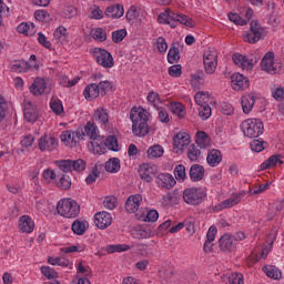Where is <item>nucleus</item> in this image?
<instances>
[{"instance_id": "obj_4", "label": "nucleus", "mask_w": 284, "mask_h": 284, "mask_svg": "<svg viewBox=\"0 0 284 284\" xmlns=\"http://www.w3.org/2000/svg\"><path fill=\"white\" fill-rule=\"evenodd\" d=\"M205 196H207V193L203 189L191 187L183 191V201L187 205H201L205 201Z\"/></svg>"}, {"instance_id": "obj_12", "label": "nucleus", "mask_w": 284, "mask_h": 284, "mask_svg": "<svg viewBox=\"0 0 284 284\" xmlns=\"http://www.w3.org/2000/svg\"><path fill=\"white\" fill-rule=\"evenodd\" d=\"M190 143V134L185 132H179L173 136V150H176V153L183 152V149L187 148Z\"/></svg>"}, {"instance_id": "obj_29", "label": "nucleus", "mask_w": 284, "mask_h": 284, "mask_svg": "<svg viewBox=\"0 0 284 284\" xmlns=\"http://www.w3.org/2000/svg\"><path fill=\"white\" fill-rule=\"evenodd\" d=\"M187 159L192 162H196L201 159V146L199 144L193 143L189 146Z\"/></svg>"}, {"instance_id": "obj_32", "label": "nucleus", "mask_w": 284, "mask_h": 284, "mask_svg": "<svg viewBox=\"0 0 284 284\" xmlns=\"http://www.w3.org/2000/svg\"><path fill=\"white\" fill-rule=\"evenodd\" d=\"M262 270L264 273H266L268 278H274V281H280V278L283 276L281 270H278L276 266H263Z\"/></svg>"}, {"instance_id": "obj_55", "label": "nucleus", "mask_w": 284, "mask_h": 284, "mask_svg": "<svg viewBox=\"0 0 284 284\" xmlns=\"http://www.w3.org/2000/svg\"><path fill=\"white\" fill-rule=\"evenodd\" d=\"M204 79H205V72H203V70H197L192 75L191 85H193V88H197V85H200V81H203Z\"/></svg>"}, {"instance_id": "obj_45", "label": "nucleus", "mask_w": 284, "mask_h": 284, "mask_svg": "<svg viewBox=\"0 0 284 284\" xmlns=\"http://www.w3.org/2000/svg\"><path fill=\"white\" fill-rule=\"evenodd\" d=\"M55 165L61 172H72V160H59L55 162Z\"/></svg>"}, {"instance_id": "obj_57", "label": "nucleus", "mask_w": 284, "mask_h": 284, "mask_svg": "<svg viewBox=\"0 0 284 284\" xmlns=\"http://www.w3.org/2000/svg\"><path fill=\"white\" fill-rule=\"evenodd\" d=\"M48 263L50 265H59L60 267H68L70 261L61 257H48Z\"/></svg>"}, {"instance_id": "obj_30", "label": "nucleus", "mask_w": 284, "mask_h": 284, "mask_svg": "<svg viewBox=\"0 0 284 284\" xmlns=\"http://www.w3.org/2000/svg\"><path fill=\"white\" fill-rule=\"evenodd\" d=\"M94 119L95 121H99V123H102L103 125L108 124L110 122V115L108 114V110L104 108H99L94 112Z\"/></svg>"}, {"instance_id": "obj_16", "label": "nucleus", "mask_w": 284, "mask_h": 284, "mask_svg": "<svg viewBox=\"0 0 284 284\" xmlns=\"http://www.w3.org/2000/svg\"><path fill=\"white\" fill-rule=\"evenodd\" d=\"M141 201H143V196H141V194L129 196L125 202V211L129 214H134L135 212H139V207L141 206Z\"/></svg>"}, {"instance_id": "obj_44", "label": "nucleus", "mask_w": 284, "mask_h": 284, "mask_svg": "<svg viewBox=\"0 0 284 284\" xmlns=\"http://www.w3.org/2000/svg\"><path fill=\"white\" fill-rule=\"evenodd\" d=\"M171 112L176 114L179 119H183V116H185V106L181 102H174L171 104Z\"/></svg>"}, {"instance_id": "obj_46", "label": "nucleus", "mask_w": 284, "mask_h": 284, "mask_svg": "<svg viewBox=\"0 0 284 284\" xmlns=\"http://www.w3.org/2000/svg\"><path fill=\"white\" fill-rule=\"evenodd\" d=\"M174 176L176 181H185V179H187V173L185 172V165L178 164L174 169Z\"/></svg>"}, {"instance_id": "obj_28", "label": "nucleus", "mask_w": 284, "mask_h": 284, "mask_svg": "<svg viewBox=\"0 0 284 284\" xmlns=\"http://www.w3.org/2000/svg\"><path fill=\"white\" fill-rule=\"evenodd\" d=\"M104 169L106 172H111V174H116L119 170H121V160L119 158H111L105 162Z\"/></svg>"}, {"instance_id": "obj_34", "label": "nucleus", "mask_w": 284, "mask_h": 284, "mask_svg": "<svg viewBox=\"0 0 284 284\" xmlns=\"http://www.w3.org/2000/svg\"><path fill=\"white\" fill-rule=\"evenodd\" d=\"M194 100H195V103L197 105H200V108L207 105V103L210 101V93L205 92V91H200V92L195 93Z\"/></svg>"}, {"instance_id": "obj_6", "label": "nucleus", "mask_w": 284, "mask_h": 284, "mask_svg": "<svg viewBox=\"0 0 284 284\" xmlns=\"http://www.w3.org/2000/svg\"><path fill=\"white\" fill-rule=\"evenodd\" d=\"M250 30L251 31L244 37V41H246L247 43H257V41H261V39H263V27H261L258 20L251 21Z\"/></svg>"}, {"instance_id": "obj_51", "label": "nucleus", "mask_w": 284, "mask_h": 284, "mask_svg": "<svg viewBox=\"0 0 284 284\" xmlns=\"http://www.w3.org/2000/svg\"><path fill=\"white\" fill-rule=\"evenodd\" d=\"M125 37H128V30H125V29H120V30L112 32L113 43H121V41H123V39H125Z\"/></svg>"}, {"instance_id": "obj_54", "label": "nucleus", "mask_w": 284, "mask_h": 284, "mask_svg": "<svg viewBox=\"0 0 284 284\" xmlns=\"http://www.w3.org/2000/svg\"><path fill=\"white\" fill-rule=\"evenodd\" d=\"M199 116H201L202 121H207V119H210V116H212V108L210 106V104L200 106Z\"/></svg>"}, {"instance_id": "obj_27", "label": "nucleus", "mask_w": 284, "mask_h": 284, "mask_svg": "<svg viewBox=\"0 0 284 284\" xmlns=\"http://www.w3.org/2000/svg\"><path fill=\"white\" fill-rule=\"evenodd\" d=\"M206 161L209 165H211L212 168H216V165H219V163L223 161V155L221 154V151L213 149L209 152Z\"/></svg>"}, {"instance_id": "obj_5", "label": "nucleus", "mask_w": 284, "mask_h": 284, "mask_svg": "<svg viewBox=\"0 0 284 284\" xmlns=\"http://www.w3.org/2000/svg\"><path fill=\"white\" fill-rule=\"evenodd\" d=\"M93 57L102 68H113L114 67V58H112V53H110L105 49L95 48L93 51Z\"/></svg>"}, {"instance_id": "obj_10", "label": "nucleus", "mask_w": 284, "mask_h": 284, "mask_svg": "<svg viewBox=\"0 0 284 284\" xmlns=\"http://www.w3.org/2000/svg\"><path fill=\"white\" fill-rule=\"evenodd\" d=\"M94 224L99 230H108L112 225V214L101 211L94 214Z\"/></svg>"}, {"instance_id": "obj_35", "label": "nucleus", "mask_w": 284, "mask_h": 284, "mask_svg": "<svg viewBox=\"0 0 284 284\" xmlns=\"http://www.w3.org/2000/svg\"><path fill=\"white\" fill-rule=\"evenodd\" d=\"M71 230L73 232V234H77L78 236H83V234H85V222L80 221V220H75L72 223Z\"/></svg>"}, {"instance_id": "obj_60", "label": "nucleus", "mask_w": 284, "mask_h": 284, "mask_svg": "<svg viewBox=\"0 0 284 284\" xmlns=\"http://www.w3.org/2000/svg\"><path fill=\"white\" fill-rule=\"evenodd\" d=\"M116 204H118V201H116V197L114 196H106L102 202V205L103 207H105V210H114V207H116Z\"/></svg>"}, {"instance_id": "obj_24", "label": "nucleus", "mask_w": 284, "mask_h": 284, "mask_svg": "<svg viewBox=\"0 0 284 284\" xmlns=\"http://www.w3.org/2000/svg\"><path fill=\"white\" fill-rule=\"evenodd\" d=\"M241 103L244 114H250V112H252L254 108V104L256 103V98L254 97V93L243 95Z\"/></svg>"}, {"instance_id": "obj_21", "label": "nucleus", "mask_w": 284, "mask_h": 284, "mask_svg": "<svg viewBox=\"0 0 284 284\" xmlns=\"http://www.w3.org/2000/svg\"><path fill=\"white\" fill-rule=\"evenodd\" d=\"M23 114L29 123H37V119H39V111H37V106L32 105L31 102L24 105Z\"/></svg>"}, {"instance_id": "obj_33", "label": "nucleus", "mask_w": 284, "mask_h": 284, "mask_svg": "<svg viewBox=\"0 0 284 284\" xmlns=\"http://www.w3.org/2000/svg\"><path fill=\"white\" fill-rule=\"evenodd\" d=\"M181 59V52L179 51L178 47L173 44L169 52H168V61L171 64L179 63V60Z\"/></svg>"}, {"instance_id": "obj_62", "label": "nucleus", "mask_w": 284, "mask_h": 284, "mask_svg": "<svg viewBox=\"0 0 284 284\" xmlns=\"http://www.w3.org/2000/svg\"><path fill=\"white\" fill-rule=\"evenodd\" d=\"M34 19H37V21H48V19H50V13L47 10H37L34 12Z\"/></svg>"}, {"instance_id": "obj_19", "label": "nucleus", "mask_w": 284, "mask_h": 284, "mask_svg": "<svg viewBox=\"0 0 284 284\" xmlns=\"http://www.w3.org/2000/svg\"><path fill=\"white\" fill-rule=\"evenodd\" d=\"M45 88H48L45 79L37 78L29 90L33 97H41L45 92Z\"/></svg>"}, {"instance_id": "obj_49", "label": "nucleus", "mask_w": 284, "mask_h": 284, "mask_svg": "<svg viewBox=\"0 0 284 284\" xmlns=\"http://www.w3.org/2000/svg\"><path fill=\"white\" fill-rule=\"evenodd\" d=\"M99 176H101V171H99V166H97L95 164L90 174L85 179L87 185H92V183H94L97 179H99Z\"/></svg>"}, {"instance_id": "obj_53", "label": "nucleus", "mask_w": 284, "mask_h": 284, "mask_svg": "<svg viewBox=\"0 0 284 284\" xmlns=\"http://www.w3.org/2000/svg\"><path fill=\"white\" fill-rule=\"evenodd\" d=\"M178 23H181L182 26H185L186 28H194V26H196V23L194 22V20L183 13H180L179 18H178Z\"/></svg>"}, {"instance_id": "obj_13", "label": "nucleus", "mask_w": 284, "mask_h": 284, "mask_svg": "<svg viewBox=\"0 0 284 284\" xmlns=\"http://www.w3.org/2000/svg\"><path fill=\"white\" fill-rule=\"evenodd\" d=\"M243 196H245V192L231 195L230 199H226L221 204L214 207L215 212H221V210H227V207H234V205H239Z\"/></svg>"}, {"instance_id": "obj_36", "label": "nucleus", "mask_w": 284, "mask_h": 284, "mask_svg": "<svg viewBox=\"0 0 284 284\" xmlns=\"http://www.w3.org/2000/svg\"><path fill=\"white\" fill-rule=\"evenodd\" d=\"M132 236L133 239H151V236H154V233L150 229H138L132 231Z\"/></svg>"}, {"instance_id": "obj_37", "label": "nucleus", "mask_w": 284, "mask_h": 284, "mask_svg": "<svg viewBox=\"0 0 284 284\" xmlns=\"http://www.w3.org/2000/svg\"><path fill=\"white\" fill-rule=\"evenodd\" d=\"M104 145L111 150V152H119V139H116V135H109L105 139Z\"/></svg>"}, {"instance_id": "obj_31", "label": "nucleus", "mask_w": 284, "mask_h": 284, "mask_svg": "<svg viewBox=\"0 0 284 284\" xmlns=\"http://www.w3.org/2000/svg\"><path fill=\"white\" fill-rule=\"evenodd\" d=\"M163 146L155 144L153 146H150L149 150L146 151L148 159H161L164 154Z\"/></svg>"}, {"instance_id": "obj_61", "label": "nucleus", "mask_w": 284, "mask_h": 284, "mask_svg": "<svg viewBox=\"0 0 284 284\" xmlns=\"http://www.w3.org/2000/svg\"><path fill=\"white\" fill-rule=\"evenodd\" d=\"M169 74L170 77H174L175 79H179L183 74V67L181 64H174L169 68Z\"/></svg>"}, {"instance_id": "obj_15", "label": "nucleus", "mask_w": 284, "mask_h": 284, "mask_svg": "<svg viewBox=\"0 0 284 284\" xmlns=\"http://www.w3.org/2000/svg\"><path fill=\"white\" fill-rule=\"evenodd\" d=\"M231 81L233 90H247L250 88V79L241 73H234Z\"/></svg>"}, {"instance_id": "obj_8", "label": "nucleus", "mask_w": 284, "mask_h": 284, "mask_svg": "<svg viewBox=\"0 0 284 284\" xmlns=\"http://www.w3.org/2000/svg\"><path fill=\"white\" fill-rule=\"evenodd\" d=\"M180 16L181 13H175L172 10L166 9L164 12L159 14L158 23L170 26V28H176L179 26Z\"/></svg>"}, {"instance_id": "obj_50", "label": "nucleus", "mask_w": 284, "mask_h": 284, "mask_svg": "<svg viewBox=\"0 0 284 284\" xmlns=\"http://www.w3.org/2000/svg\"><path fill=\"white\" fill-rule=\"evenodd\" d=\"M267 142L263 141V140H253L251 142V150L253 152H263V150H265V148H267Z\"/></svg>"}, {"instance_id": "obj_43", "label": "nucleus", "mask_w": 284, "mask_h": 284, "mask_svg": "<svg viewBox=\"0 0 284 284\" xmlns=\"http://www.w3.org/2000/svg\"><path fill=\"white\" fill-rule=\"evenodd\" d=\"M84 136H90L93 141H97V125L92 122H88L87 125L84 126Z\"/></svg>"}, {"instance_id": "obj_18", "label": "nucleus", "mask_w": 284, "mask_h": 284, "mask_svg": "<svg viewBox=\"0 0 284 284\" xmlns=\"http://www.w3.org/2000/svg\"><path fill=\"white\" fill-rule=\"evenodd\" d=\"M261 67L264 72H273L274 74H276V68H274V52L268 51L267 53H265L262 59Z\"/></svg>"}, {"instance_id": "obj_17", "label": "nucleus", "mask_w": 284, "mask_h": 284, "mask_svg": "<svg viewBox=\"0 0 284 284\" xmlns=\"http://www.w3.org/2000/svg\"><path fill=\"white\" fill-rule=\"evenodd\" d=\"M156 183L160 187L172 190L176 185V180L170 173H161L156 178Z\"/></svg>"}, {"instance_id": "obj_38", "label": "nucleus", "mask_w": 284, "mask_h": 284, "mask_svg": "<svg viewBox=\"0 0 284 284\" xmlns=\"http://www.w3.org/2000/svg\"><path fill=\"white\" fill-rule=\"evenodd\" d=\"M57 187L60 190H70L72 187V180H70V176L62 174L57 182Z\"/></svg>"}, {"instance_id": "obj_14", "label": "nucleus", "mask_w": 284, "mask_h": 284, "mask_svg": "<svg viewBox=\"0 0 284 284\" xmlns=\"http://www.w3.org/2000/svg\"><path fill=\"white\" fill-rule=\"evenodd\" d=\"M55 148H59V140L57 138L45 135L39 139V150L41 152H45V150L48 152H54Z\"/></svg>"}, {"instance_id": "obj_41", "label": "nucleus", "mask_w": 284, "mask_h": 284, "mask_svg": "<svg viewBox=\"0 0 284 284\" xmlns=\"http://www.w3.org/2000/svg\"><path fill=\"white\" fill-rule=\"evenodd\" d=\"M60 139L63 143H72V145H77V138L74 136V131L68 130L63 131L60 135Z\"/></svg>"}, {"instance_id": "obj_63", "label": "nucleus", "mask_w": 284, "mask_h": 284, "mask_svg": "<svg viewBox=\"0 0 284 284\" xmlns=\"http://www.w3.org/2000/svg\"><path fill=\"white\" fill-rule=\"evenodd\" d=\"M221 110L222 113L225 114L226 116H232L234 114V106L227 102H222L221 103Z\"/></svg>"}, {"instance_id": "obj_11", "label": "nucleus", "mask_w": 284, "mask_h": 284, "mask_svg": "<svg viewBox=\"0 0 284 284\" xmlns=\"http://www.w3.org/2000/svg\"><path fill=\"white\" fill-rule=\"evenodd\" d=\"M236 242L232 234H224L219 240V246L222 252H227L229 254L232 252H236Z\"/></svg>"}, {"instance_id": "obj_52", "label": "nucleus", "mask_w": 284, "mask_h": 284, "mask_svg": "<svg viewBox=\"0 0 284 284\" xmlns=\"http://www.w3.org/2000/svg\"><path fill=\"white\" fill-rule=\"evenodd\" d=\"M85 165V160L83 159L71 160V169L73 172H83Z\"/></svg>"}, {"instance_id": "obj_1", "label": "nucleus", "mask_w": 284, "mask_h": 284, "mask_svg": "<svg viewBox=\"0 0 284 284\" xmlns=\"http://www.w3.org/2000/svg\"><path fill=\"white\" fill-rule=\"evenodd\" d=\"M148 114L150 113L143 108L133 106L131 109L130 119L132 121V133L134 136L143 138L150 134V126L148 125L150 118Z\"/></svg>"}, {"instance_id": "obj_22", "label": "nucleus", "mask_w": 284, "mask_h": 284, "mask_svg": "<svg viewBox=\"0 0 284 284\" xmlns=\"http://www.w3.org/2000/svg\"><path fill=\"white\" fill-rule=\"evenodd\" d=\"M190 179L194 183L203 181L205 176V169L201 164H193L190 169Z\"/></svg>"}, {"instance_id": "obj_40", "label": "nucleus", "mask_w": 284, "mask_h": 284, "mask_svg": "<svg viewBox=\"0 0 284 284\" xmlns=\"http://www.w3.org/2000/svg\"><path fill=\"white\" fill-rule=\"evenodd\" d=\"M50 108L57 116H59L63 112V102L57 98H52L50 101Z\"/></svg>"}, {"instance_id": "obj_48", "label": "nucleus", "mask_w": 284, "mask_h": 284, "mask_svg": "<svg viewBox=\"0 0 284 284\" xmlns=\"http://www.w3.org/2000/svg\"><path fill=\"white\" fill-rule=\"evenodd\" d=\"M108 254H114V252H128L130 250V245L128 244H115L106 246Z\"/></svg>"}, {"instance_id": "obj_39", "label": "nucleus", "mask_w": 284, "mask_h": 284, "mask_svg": "<svg viewBox=\"0 0 284 284\" xmlns=\"http://www.w3.org/2000/svg\"><path fill=\"white\" fill-rule=\"evenodd\" d=\"M30 68H32L30 65V62H26V61H18L11 65L12 72H28Z\"/></svg>"}, {"instance_id": "obj_23", "label": "nucleus", "mask_w": 284, "mask_h": 284, "mask_svg": "<svg viewBox=\"0 0 284 284\" xmlns=\"http://www.w3.org/2000/svg\"><path fill=\"white\" fill-rule=\"evenodd\" d=\"M99 94H101V92L99 91V84L97 83H90L84 88L83 97L87 101H94V99H99Z\"/></svg>"}, {"instance_id": "obj_59", "label": "nucleus", "mask_w": 284, "mask_h": 284, "mask_svg": "<svg viewBox=\"0 0 284 284\" xmlns=\"http://www.w3.org/2000/svg\"><path fill=\"white\" fill-rule=\"evenodd\" d=\"M258 58H247L244 55V61H242V70H252L254 68V63H257Z\"/></svg>"}, {"instance_id": "obj_26", "label": "nucleus", "mask_w": 284, "mask_h": 284, "mask_svg": "<svg viewBox=\"0 0 284 284\" xmlns=\"http://www.w3.org/2000/svg\"><path fill=\"white\" fill-rule=\"evenodd\" d=\"M195 145H199L201 150L210 148V135L205 131H197L195 134Z\"/></svg>"}, {"instance_id": "obj_42", "label": "nucleus", "mask_w": 284, "mask_h": 284, "mask_svg": "<svg viewBox=\"0 0 284 284\" xmlns=\"http://www.w3.org/2000/svg\"><path fill=\"white\" fill-rule=\"evenodd\" d=\"M91 34L94 41L103 42L108 40V32L103 28H95Z\"/></svg>"}, {"instance_id": "obj_25", "label": "nucleus", "mask_w": 284, "mask_h": 284, "mask_svg": "<svg viewBox=\"0 0 284 284\" xmlns=\"http://www.w3.org/2000/svg\"><path fill=\"white\" fill-rule=\"evenodd\" d=\"M19 227L22 232L30 234L34 230V221H32V217L28 215H22L19 219Z\"/></svg>"}, {"instance_id": "obj_7", "label": "nucleus", "mask_w": 284, "mask_h": 284, "mask_svg": "<svg viewBox=\"0 0 284 284\" xmlns=\"http://www.w3.org/2000/svg\"><path fill=\"white\" fill-rule=\"evenodd\" d=\"M204 70L206 74H214L216 72V67L219 65V60L216 52L205 51L203 54Z\"/></svg>"}, {"instance_id": "obj_2", "label": "nucleus", "mask_w": 284, "mask_h": 284, "mask_svg": "<svg viewBox=\"0 0 284 284\" xmlns=\"http://www.w3.org/2000/svg\"><path fill=\"white\" fill-rule=\"evenodd\" d=\"M57 212L64 219H77L81 213V206L78 201L67 197L58 202Z\"/></svg>"}, {"instance_id": "obj_47", "label": "nucleus", "mask_w": 284, "mask_h": 284, "mask_svg": "<svg viewBox=\"0 0 284 284\" xmlns=\"http://www.w3.org/2000/svg\"><path fill=\"white\" fill-rule=\"evenodd\" d=\"M40 270L41 274H43L48 281H52V278H59V273H57V271L50 266H41Z\"/></svg>"}, {"instance_id": "obj_64", "label": "nucleus", "mask_w": 284, "mask_h": 284, "mask_svg": "<svg viewBox=\"0 0 284 284\" xmlns=\"http://www.w3.org/2000/svg\"><path fill=\"white\" fill-rule=\"evenodd\" d=\"M230 284H243V274L233 273L229 276Z\"/></svg>"}, {"instance_id": "obj_3", "label": "nucleus", "mask_w": 284, "mask_h": 284, "mask_svg": "<svg viewBox=\"0 0 284 284\" xmlns=\"http://www.w3.org/2000/svg\"><path fill=\"white\" fill-rule=\"evenodd\" d=\"M241 128L244 136H248V139H258L264 130L263 121L258 119H247L242 122Z\"/></svg>"}, {"instance_id": "obj_20", "label": "nucleus", "mask_w": 284, "mask_h": 284, "mask_svg": "<svg viewBox=\"0 0 284 284\" xmlns=\"http://www.w3.org/2000/svg\"><path fill=\"white\" fill-rule=\"evenodd\" d=\"M104 14L109 19H121L125 14V9L121 4H113L105 9Z\"/></svg>"}, {"instance_id": "obj_56", "label": "nucleus", "mask_w": 284, "mask_h": 284, "mask_svg": "<svg viewBox=\"0 0 284 284\" xmlns=\"http://www.w3.org/2000/svg\"><path fill=\"white\" fill-rule=\"evenodd\" d=\"M98 88H99V91H100V94L102 97H105V94H108V92L112 91V82L110 81H101L99 84H98Z\"/></svg>"}, {"instance_id": "obj_9", "label": "nucleus", "mask_w": 284, "mask_h": 284, "mask_svg": "<svg viewBox=\"0 0 284 284\" xmlns=\"http://www.w3.org/2000/svg\"><path fill=\"white\" fill-rule=\"evenodd\" d=\"M139 174L142 181H145L146 183H152L156 174H159V169L156 168V165L142 164L140 165Z\"/></svg>"}, {"instance_id": "obj_58", "label": "nucleus", "mask_w": 284, "mask_h": 284, "mask_svg": "<svg viewBox=\"0 0 284 284\" xmlns=\"http://www.w3.org/2000/svg\"><path fill=\"white\" fill-rule=\"evenodd\" d=\"M229 19L230 21L235 23V26H247V20L241 18L239 13H233V12L229 13Z\"/></svg>"}]
</instances>
